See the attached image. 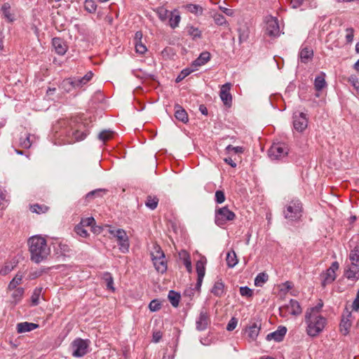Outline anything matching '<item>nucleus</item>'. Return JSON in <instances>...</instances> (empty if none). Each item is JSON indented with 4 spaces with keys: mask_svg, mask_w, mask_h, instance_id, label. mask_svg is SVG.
Wrapping results in <instances>:
<instances>
[{
    "mask_svg": "<svg viewBox=\"0 0 359 359\" xmlns=\"http://www.w3.org/2000/svg\"><path fill=\"white\" fill-rule=\"evenodd\" d=\"M169 25L172 28H175L178 26L180 21V15L177 12H170L169 16Z\"/></svg>",
    "mask_w": 359,
    "mask_h": 359,
    "instance_id": "nucleus-36",
    "label": "nucleus"
},
{
    "mask_svg": "<svg viewBox=\"0 0 359 359\" xmlns=\"http://www.w3.org/2000/svg\"><path fill=\"white\" fill-rule=\"evenodd\" d=\"M323 306V303L322 302H319L317 306L315 307L311 308L306 311V312L313 313L314 315H319V312Z\"/></svg>",
    "mask_w": 359,
    "mask_h": 359,
    "instance_id": "nucleus-58",
    "label": "nucleus"
},
{
    "mask_svg": "<svg viewBox=\"0 0 359 359\" xmlns=\"http://www.w3.org/2000/svg\"><path fill=\"white\" fill-rule=\"evenodd\" d=\"M187 32H188L189 35L192 36L194 39L201 37V32L197 27H194L193 26H187Z\"/></svg>",
    "mask_w": 359,
    "mask_h": 359,
    "instance_id": "nucleus-47",
    "label": "nucleus"
},
{
    "mask_svg": "<svg viewBox=\"0 0 359 359\" xmlns=\"http://www.w3.org/2000/svg\"><path fill=\"white\" fill-rule=\"evenodd\" d=\"M155 269L159 273H164L167 270L165 257L151 259Z\"/></svg>",
    "mask_w": 359,
    "mask_h": 359,
    "instance_id": "nucleus-22",
    "label": "nucleus"
},
{
    "mask_svg": "<svg viewBox=\"0 0 359 359\" xmlns=\"http://www.w3.org/2000/svg\"><path fill=\"white\" fill-rule=\"evenodd\" d=\"M75 232L80 236L83 237V238H86L88 236V231L86 229H85L84 226L81 225V224H78L75 226Z\"/></svg>",
    "mask_w": 359,
    "mask_h": 359,
    "instance_id": "nucleus-52",
    "label": "nucleus"
},
{
    "mask_svg": "<svg viewBox=\"0 0 359 359\" xmlns=\"http://www.w3.org/2000/svg\"><path fill=\"white\" fill-rule=\"evenodd\" d=\"M194 69H191L189 68L183 69L181 73L178 75V76L176 79V82L178 83L183 80L185 77H187L188 75H189L192 72H194Z\"/></svg>",
    "mask_w": 359,
    "mask_h": 359,
    "instance_id": "nucleus-54",
    "label": "nucleus"
},
{
    "mask_svg": "<svg viewBox=\"0 0 359 359\" xmlns=\"http://www.w3.org/2000/svg\"><path fill=\"white\" fill-rule=\"evenodd\" d=\"M109 233L113 235L117 240L119 245V249L122 252H126L129 249V241L126 232L121 229L116 230L109 229Z\"/></svg>",
    "mask_w": 359,
    "mask_h": 359,
    "instance_id": "nucleus-7",
    "label": "nucleus"
},
{
    "mask_svg": "<svg viewBox=\"0 0 359 359\" xmlns=\"http://www.w3.org/2000/svg\"><path fill=\"white\" fill-rule=\"evenodd\" d=\"M240 293L242 296L251 297L252 291L248 287H241L240 288Z\"/></svg>",
    "mask_w": 359,
    "mask_h": 359,
    "instance_id": "nucleus-64",
    "label": "nucleus"
},
{
    "mask_svg": "<svg viewBox=\"0 0 359 359\" xmlns=\"http://www.w3.org/2000/svg\"><path fill=\"white\" fill-rule=\"evenodd\" d=\"M238 40L239 43H241L244 41H246L249 37L250 29L249 28L244 25L238 28Z\"/></svg>",
    "mask_w": 359,
    "mask_h": 359,
    "instance_id": "nucleus-30",
    "label": "nucleus"
},
{
    "mask_svg": "<svg viewBox=\"0 0 359 359\" xmlns=\"http://www.w3.org/2000/svg\"><path fill=\"white\" fill-rule=\"evenodd\" d=\"M302 206L299 200L291 201L285 206V218L290 221H297L302 217Z\"/></svg>",
    "mask_w": 359,
    "mask_h": 359,
    "instance_id": "nucleus-4",
    "label": "nucleus"
},
{
    "mask_svg": "<svg viewBox=\"0 0 359 359\" xmlns=\"http://www.w3.org/2000/svg\"><path fill=\"white\" fill-rule=\"evenodd\" d=\"M325 77V74L324 72H321L320 75L316 76L314 81V86L316 90L320 91L326 86Z\"/></svg>",
    "mask_w": 359,
    "mask_h": 359,
    "instance_id": "nucleus-29",
    "label": "nucleus"
},
{
    "mask_svg": "<svg viewBox=\"0 0 359 359\" xmlns=\"http://www.w3.org/2000/svg\"><path fill=\"white\" fill-rule=\"evenodd\" d=\"M215 23L218 26L229 27V23L226 20L224 16L220 13H214L212 15Z\"/></svg>",
    "mask_w": 359,
    "mask_h": 359,
    "instance_id": "nucleus-31",
    "label": "nucleus"
},
{
    "mask_svg": "<svg viewBox=\"0 0 359 359\" xmlns=\"http://www.w3.org/2000/svg\"><path fill=\"white\" fill-rule=\"evenodd\" d=\"M149 308L150 311L152 312L157 311L161 309V304L158 302V300L154 299L150 302V304L149 305Z\"/></svg>",
    "mask_w": 359,
    "mask_h": 359,
    "instance_id": "nucleus-55",
    "label": "nucleus"
},
{
    "mask_svg": "<svg viewBox=\"0 0 359 359\" xmlns=\"http://www.w3.org/2000/svg\"><path fill=\"white\" fill-rule=\"evenodd\" d=\"M268 275L265 273H259L255 279V285L257 287H262L268 280Z\"/></svg>",
    "mask_w": 359,
    "mask_h": 359,
    "instance_id": "nucleus-43",
    "label": "nucleus"
},
{
    "mask_svg": "<svg viewBox=\"0 0 359 359\" xmlns=\"http://www.w3.org/2000/svg\"><path fill=\"white\" fill-rule=\"evenodd\" d=\"M74 84L73 78H68L62 81L60 88L65 92L69 93L72 89L76 88Z\"/></svg>",
    "mask_w": 359,
    "mask_h": 359,
    "instance_id": "nucleus-33",
    "label": "nucleus"
},
{
    "mask_svg": "<svg viewBox=\"0 0 359 359\" xmlns=\"http://www.w3.org/2000/svg\"><path fill=\"white\" fill-rule=\"evenodd\" d=\"M196 269L197 272V283L196 284V289L199 291L202 285L203 279L205 276V262L202 260H199L196 262Z\"/></svg>",
    "mask_w": 359,
    "mask_h": 359,
    "instance_id": "nucleus-17",
    "label": "nucleus"
},
{
    "mask_svg": "<svg viewBox=\"0 0 359 359\" xmlns=\"http://www.w3.org/2000/svg\"><path fill=\"white\" fill-rule=\"evenodd\" d=\"M287 329L285 327H279L278 329L267 334L266 339L267 341L274 340L275 341H281L285 335Z\"/></svg>",
    "mask_w": 359,
    "mask_h": 359,
    "instance_id": "nucleus-19",
    "label": "nucleus"
},
{
    "mask_svg": "<svg viewBox=\"0 0 359 359\" xmlns=\"http://www.w3.org/2000/svg\"><path fill=\"white\" fill-rule=\"evenodd\" d=\"M95 222V219L93 217H87L85 219H82L80 224L81 225L85 226H90Z\"/></svg>",
    "mask_w": 359,
    "mask_h": 359,
    "instance_id": "nucleus-62",
    "label": "nucleus"
},
{
    "mask_svg": "<svg viewBox=\"0 0 359 359\" xmlns=\"http://www.w3.org/2000/svg\"><path fill=\"white\" fill-rule=\"evenodd\" d=\"M279 33L280 27L277 19L271 16L266 17L265 34L271 37H276L279 35Z\"/></svg>",
    "mask_w": 359,
    "mask_h": 359,
    "instance_id": "nucleus-12",
    "label": "nucleus"
},
{
    "mask_svg": "<svg viewBox=\"0 0 359 359\" xmlns=\"http://www.w3.org/2000/svg\"><path fill=\"white\" fill-rule=\"evenodd\" d=\"M102 278L106 283L107 288L114 292L115 288L114 287V279L111 274L109 272H104L102 274Z\"/></svg>",
    "mask_w": 359,
    "mask_h": 359,
    "instance_id": "nucleus-35",
    "label": "nucleus"
},
{
    "mask_svg": "<svg viewBox=\"0 0 359 359\" xmlns=\"http://www.w3.org/2000/svg\"><path fill=\"white\" fill-rule=\"evenodd\" d=\"M72 252V250L71 249L70 246L67 244L66 243L60 242L58 244L57 248V253L60 254L62 256H70L71 253Z\"/></svg>",
    "mask_w": 359,
    "mask_h": 359,
    "instance_id": "nucleus-28",
    "label": "nucleus"
},
{
    "mask_svg": "<svg viewBox=\"0 0 359 359\" xmlns=\"http://www.w3.org/2000/svg\"><path fill=\"white\" fill-rule=\"evenodd\" d=\"M52 43L57 54L62 55L67 52V46L62 39L57 37L53 38Z\"/></svg>",
    "mask_w": 359,
    "mask_h": 359,
    "instance_id": "nucleus-20",
    "label": "nucleus"
},
{
    "mask_svg": "<svg viewBox=\"0 0 359 359\" xmlns=\"http://www.w3.org/2000/svg\"><path fill=\"white\" fill-rule=\"evenodd\" d=\"M22 280V275L19 273L15 275V276L12 279L8 286V290L11 291L15 288H18L17 286L19 285Z\"/></svg>",
    "mask_w": 359,
    "mask_h": 359,
    "instance_id": "nucleus-39",
    "label": "nucleus"
},
{
    "mask_svg": "<svg viewBox=\"0 0 359 359\" xmlns=\"http://www.w3.org/2000/svg\"><path fill=\"white\" fill-rule=\"evenodd\" d=\"M114 132L111 130H104L100 132L98 135V138L105 142L113 137Z\"/></svg>",
    "mask_w": 359,
    "mask_h": 359,
    "instance_id": "nucleus-46",
    "label": "nucleus"
},
{
    "mask_svg": "<svg viewBox=\"0 0 359 359\" xmlns=\"http://www.w3.org/2000/svg\"><path fill=\"white\" fill-rule=\"evenodd\" d=\"M31 260L35 263H40L46 259L50 254V248L45 238L41 236H34L27 241Z\"/></svg>",
    "mask_w": 359,
    "mask_h": 359,
    "instance_id": "nucleus-1",
    "label": "nucleus"
},
{
    "mask_svg": "<svg viewBox=\"0 0 359 359\" xmlns=\"http://www.w3.org/2000/svg\"><path fill=\"white\" fill-rule=\"evenodd\" d=\"M339 269V263L334 262L325 272L321 274L322 286L325 287L327 285L332 283L336 279V271Z\"/></svg>",
    "mask_w": 359,
    "mask_h": 359,
    "instance_id": "nucleus-9",
    "label": "nucleus"
},
{
    "mask_svg": "<svg viewBox=\"0 0 359 359\" xmlns=\"http://www.w3.org/2000/svg\"><path fill=\"white\" fill-rule=\"evenodd\" d=\"M237 323H238V320L236 318H231L227 324L226 330L228 331L233 330L236 328V327L237 326Z\"/></svg>",
    "mask_w": 359,
    "mask_h": 359,
    "instance_id": "nucleus-61",
    "label": "nucleus"
},
{
    "mask_svg": "<svg viewBox=\"0 0 359 359\" xmlns=\"http://www.w3.org/2000/svg\"><path fill=\"white\" fill-rule=\"evenodd\" d=\"M42 288L41 287H36L31 297V302L32 306H36L39 303V297L41 294Z\"/></svg>",
    "mask_w": 359,
    "mask_h": 359,
    "instance_id": "nucleus-41",
    "label": "nucleus"
},
{
    "mask_svg": "<svg viewBox=\"0 0 359 359\" xmlns=\"http://www.w3.org/2000/svg\"><path fill=\"white\" fill-rule=\"evenodd\" d=\"M351 311H358L359 310V290H358L356 297L351 305Z\"/></svg>",
    "mask_w": 359,
    "mask_h": 359,
    "instance_id": "nucleus-60",
    "label": "nucleus"
},
{
    "mask_svg": "<svg viewBox=\"0 0 359 359\" xmlns=\"http://www.w3.org/2000/svg\"><path fill=\"white\" fill-rule=\"evenodd\" d=\"M293 126L297 132H303L308 126L306 114L300 111L294 112L293 114Z\"/></svg>",
    "mask_w": 359,
    "mask_h": 359,
    "instance_id": "nucleus-10",
    "label": "nucleus"
},
{
    "mask_svg": "<svg viewBox=\"0 0 359 359\" xmlns=\"http://www.w3.org/2000/svg\"><path fill=\"white\" fill-rule=\"evenodd\" d=\"M13 290V292L11 294L13 299L12 302L16 304L22 299L24 295L25 290L22 287H18Z\"/></svg>",
    "mask_w": 359,
    "mask_h": 359,
    "instance_id": "nucleus-34",
    "label": "nucleus"
},
{
    "mask_svg": "<svg viewBox=\"0 0 359 359\" xmlns=\"http://www.w3.org/2000/svg\"><path fill=\"white\" fill-rule=\"evenodd\" d=\"M39 327V325L34 323L23 322L17 324V332L18 333H24L32 331Z\"/></svg>",
    "mask_w": 359,
    "mask_h": 359,
    "instance_id": "nucleus-21",
    "label": "nucleus"
},
{
    "mask_svg": "<svg viewBox=\"0 0 359 359\" xmlns=\"http://www.w3.org/2000/svg\"><path fill=\"white\" fill-rule=\"evenodd\" d=\"M287 309L294 316L299 315L302 312L299 303L294 299L290 300V304L287 305Z\"/></svg>",
    "mask_w": 359,
    "mask_h": 359,
    "instance_id": "nucleus-24",
    "label": "nucleus"
},
{
    "mask_svg": "<svg viewBox=\"0 0 359 359\" xmlns=\"http://www.w3.org/2000/svg\"><path fill=\"white\" fill-rule=\"evenodd\" d=\"M186 8L190 13H194L196 15L202 14V13H203V8L199 5L192 4H187L186 6Z\"/></svg>",
    "mask_w": 359,
    "mask_h": 359,
    "instance_id": "nucleus-48",
    "label": "nucleus"
},
{
    "mask_svg": "<svg viewBox=\"0 0 359 359\" xmlns=\"http://www.w3.org/2000/svg\"><path fill=\"white\" fill-rule=\"evenodd\" d=\"M344 276L352 280L359 279V265L351 263L348 265L344 270Z\"/></svg>",
    "mask_w": 359,
    "mask_h": 359,
    "instance_id": "nucleus-16",
    "label": "nucleus"
},
{
    "mask_svg": "<svg viewBox=\"0 0 359 359\" xmlns=\"http://www.w3.org/2000/svg\"><path fill=\"white\" fill-rule=\"evenodd\" d=\"M226 264L230 268L235 266L238 263V259L234 250L229 251L226 255Z\"/></svg>",
    "mask_w": 359,
    "mask_h": 359,
    "instance_id": "nucleus-32",
    "label": "nucleus"
},
{
    "mask_svg": "<svg viewBox=\"0 0 359 359\" xmlns=\"http://www.w3.org/2000/svg\"><path fill=\"white\" fill-rule=\"evenodd\" d=\"M305 320L307 323L306 332L309 336L316 337L323 331L326 323V319L320 315H314L306 312Z\"/></svg>",
    "mask_w": 359,
    "mask_h": 359,
    "instance_id": "nucleus-3",
    "label": "nucleus"
},
{
    "mask_svg": "<svg viewBox=\"0 0 359 359\" xmlns=\"http://www.w3.org/2000/svg\"><path fill=\"white\" fill-rule=\"evenodd\" d=\"M20 146L24 149H29L32 146L29 134H25V136H21L20 139Z\"/></svg>",
    "mask_w": 359,
    "mask_h": 359,
    "instance_id": "nucleus-45",
    "label": "nucleus"
},
{
    "mask_svg": "<svg viewBox=\"0 0 359 359\" xmlns=\"http://www.w3.org/2000/svg\"><path fill=\"white\" fill-rule=\"evenodd\" d=\"M175 116L177 120L184 123H186L189 121L187 111L180 105L175 107Z\"/></svg>",
    "mask_w": 359,
    "mask_h": 359,
    "instance_id": "nucleus-23",
    "label": "nucleus"
},
{
    "mask_svg": "<svg viewBox=\"0 0 359 359\" xmlns=\"http://www.w3.org/2000/svg\"><path fill=\"white\" fill-rule=\"evenodd\" d=\"M226 151L227 152L233 151L236 154H241L243 152L244 149L242 147H233L232 145L229 144L226 147Z\"/></svg>",
    "mask_w": 359,
    "mask_h": 359,
    "instance_id": "nucleus-59",
    "label": "nucleus"
},
{
    "mask_svg": "<svg viewBox=\"0 0 359 359\" xmlns=\"http://www.w3.org/2000/svg\"><path fill=\"white\" fill-rule=\"evenodd\" d=\"M215 201L217 203H222L225 201V195L223 191L217 190L215 192Z\"/></svg>",
    "mask_w": 359,
    "mask_h": 359,
    "instance_id": "nucleus-57",
    "label": "nucleus"
},
{
    "mask_svg": "<svg viewBox=\"0 0 359 359\" xmlns=\"http://www.w3.org/2000/svg\"><path fill=\"white\" fill-rule=\"evenodd\" d=\"M210 59V54L208 52H203L199 57L195 60L192 65L194 67H200L207 63Z\"/></svg>",
    "mask_w": 359,
    "mask_h": 359,
    "instance_id": "nucleus-27",
    "label": "nucleus"
},
{
    "mask_svg": "<svg viewBox=\"0 0 359 359\" xmlns=\"http://www.w3.org/2000/svg\"><path fill=\"white\" fill-rule=\"evenodd\" d=\"M299 57L302 63L307 64L313 57V50L309 46L302 47L299 51Z\"/></svg>",
    "mask_w": 359,
    "mask_h": 359,
    "instance_id": "nucleus-18",
    "label": "nucleus"
},
{
    "mask_svg": "<svg viewBox=\"0 0 359 359\" xmlns=\"http://www.w3.org/2000/svg\"><path fill=\"white\" fill-rule=\"evenodd\" d=\"M72 355L76 358H80L85 355L88 352V342L87 340L81 338L76 339L71 344Z\"/></svg>",
    "mask_w": 359,
    "mask_h": 359,
    "instance_id": "nucleus-8",
    "label": "nucleus"
},
{
    "mask_svg": "<svg viewBox=\"0 0 359 359\" xmlns=\"http://www.w3.org/2000/svg\"><path fill=\"white\" fill-rule=\"evenodd\" d=\"M151 259L165 257L164 252H163V250H161V247L158 245H154L153 248L151 251Z\"/></svg>",
    "mask_w": 359,
    "mask_h": 359,
    "instance_id": "nucleus-44",
    "label": "nucleus"
},
{
    "mask_svg": "<svg viewBox=\"0 0 359 359\" xmlns=\"http://www.w3.org/2000/svg\"><path fill=\"white\" fill-rule=\"evenodd\" d=\"M49 208L45 205L34 204L30 206V210L33 212L37 214L46 213Z\"/></svg>",
    "mask_w": 359,
    "mask_h": 359,
    "instance_id": "nucleus-42",
    "label": "nucleus"
},
{
    "mask_svg": "<svg viewBox=\"0 0 359 359\" xmlns=\"http://www.w3.org/2000/svg\"><path fill=\"white\" fill-rule=\"evenodd\" d=\"M168 299L173 306L177 307L179 304L180 295L177 292L170 290L168 293Z\"/></svg>",
    "mask_w": 359,
    "mask_h": 359,
    "instance_id": "nucleus-40",
    "label": "nucleus"
},
{
    "mask_svg": "<svg viewBox=\"0 0 359 359\" xmlns=\"http://www.w3.org/2000/svg\"><path fill=\"white\" fill-rule=\"evenodd\" d=\"M346 41L347 43H351L353 41V33H354V30L353 28L350 27V28H347L346 29Z\"/></svg>",
    "mask_w": 359,
    "mask_h": 359,
    "instance_id": "nucleus-63",
    "label": "nucleus"
},
{
    "mask_svg": "<svg viewBox=\"0 0 359 359\" xmlns=\"http://www.w3.org/2000/svg\"><path fill=\"white\" fill-rule=\"evenodd\" d=\"M351 311H349L348 305L345 308V313L343 315L340 323V330L344 334H347L351 327Z\"/></svg>",
    "mask_w": 359,
    "mask_h": 359,
    "instance_id": "nucleus-14",
    "label": "nucleus"
},
{
    "mask_svg": "<svg viewBox=\"0 0 359 359\" xmlns=\"http://www.w3.org/2000/svg\"><path fill=\"white\" fill-rule=\"evenodd\" d=\"M224 283L221 280H219L214 284L211 289V293L216 297H220L224 294Z\"/></svg>",
    "mask_w": 359,
    "mask_h": 359,
    "instance_id": "nucleus-26",
    "label": "nucleus"
},
{
    "mask_svg": "<svg viewBox=\"0 0 359 359\" xmlns=\"http://www.w3.org/2000/svg\"><path fill=\"white\" fill-rule=\"evenodd\" d=\"M289 149L284 143L273 144L269 150V156L271 160H280L288 154Z\"/></svg>",
    "mask_w": 359,
    "mask_h": 359,
    "instance_id": "nucleus-6",
    "label": "nucleus"
},
{
    "mask_svg": "<svg viewBox=\"0 0 359 359\" xmlns=\"http://www.w3.org/2000/svg\"><path fill=\"white\" fill-rule=\"evenodd\" d=\"M88 130L85 124L78 121L76 119H72L68 122L66 128V135L69 143H74L86 138Z\"/></svg>",
    "mask_w": 359,
    "mask_h": 359,
    "instance_id": "nucleus-2",
    "label": "nucleus"
},
{
    "mask_svg": "<svg viewBox=\"0 0 359 359\" xmlns=\"http://www.w3.org/2000/svg\"><path fill=\"white\" fill-rule=\"evenodd\" d=\"M158 199L156 197H152L151 196H147L145 204L151 210H154L158 205Z\"/></svg>",
    "mask_w": 359,
    "mask_h": 359,
    "instance_id": "nucleus-49",
    "label": "nucleus"
},
{
    "mask_svg": "<svg viewBox=\"0 0 359 359\" xmlns=\"http://www.w3.org/2000/svg\"><path fill=\"white\" fill-rule=\"evenodd\" d=\"M15 266L12 263L6 264L0 270V273L2 276H6L13 270Z\"/></svg>",
    "mask_w": 359,
    "mask_h": 359,
    "instance_id": "nucleus-53",
    "label": "nucleus"
},
{
    "mask_svg": "<svg viewBox=\"0 0 359 359\" xmlns=\"http://www.w3.org/2000/svg\"><path fill=\"white\" fill-rule=\"evenodd\" d=\"M85 9L89 13H94L97 9V5L93 0H86L84 4Z\"/></svg>",
    "mask_w": 359,
    "mask_h": 359,
    "instance_id": "nucleus-51",
    "label": "nucleus"
},
{
    "mask_svg": "<svg viewBox=\"0 0 359 359\" xmlns=\"http://www.w3.org/2000/svg\"><path fill=\"white\" fill-rule=\"evenodd\" d=\"M231 84L226 83L223 85L220 90V98L226 106L230 107L232 101V96L230 93Z\"/></svg>",
    "mask_w": 359,
    "mask_h": 359,
    "instance_id": "nucleus-15",
    "label": "nucleus"
},
{
    "mask_svg": "<svg viewBox=\"0 0 359 359\" xmlns=\"http://www.w3.org/2000/svg\"><path fill=\"white\" fill-rule=\"evenodd\" d=\"M210 323V315L206 309H202L196 325L198 331L205 330Z\"/></svg>",
    "mask_w": 359,
    "mask_h": 359,
    "instance_id": "nucleus-13",
    "label": "nucleus"
},
{
    "mask_svg": "<svg viewBox=\"0 0 359 359\" xmlns=\"http://www.w3.org/2000/svg\"><path fill=\"white\" fill-rule=\"evenodd\" d=\"M155 11L157 13L159 19L163 22L166 21L170 15V12H169V11H168L163 6L157 8Z\"/></svg>",
    "mask_w": 359,
    "mask_h": 359,
    "instance_id": "nucleus-38",
    "label": "nucleus"
},
{
    "mask_svg": "<svg viewBox=\"0 0 359 359\" xmlns=\"http://www.w3.org/2000/svg\"><path fill=\"white\" fill-rule=\"evenodd\" d=\"M351 263L359 265V248L352 250L349 255Z\"/></svg>",
    "mask_w": 359,
    "mask_h": 359,
    "instance_id": "nucleus-50",
    "label": "nucleus"
},
{
    "mask_svg": "<svg viewBox=\"0 0 359 359\" xmlns=\"http://www.w3.org/2000/svg\"><path fill=\"white\" fill-rule=\"evenodd\" d=\"M236 218V215L230 210L226 206L219 208L215 210V224L218 226H223L227 222L233 221Z\"/></svg>",
    "mask_w": 359,
    "mask_h": 359,
    "instance_id": "nucleus-5",
    "label": "nucleus"
},
{
    "mask_svg": "<svg viewBox=\"0 0 359 359\" xmlns=\"http://www.w3.org/2000/svg\"><path fill=\"white\" fill-rule=\"evenodd\" d=\"M1 12L7 21L12 22L15 20L14 14L11 12V7L9 3H4L1 6Z\"/></svg>",
    "mask_w": 359,
    "mask_h": 359,
    "instance_id": "nucleus-25",
    "label": "nucleus"
},
{
    "mask_svg": "<svg viewBox=\"0 0 359 359\" xmlns=\"http://www.w3.org/2000/svg\"><path fill=\"white\" fill-rule=\"evenodd\" d=\"M135 51L137 53L142 55V54L145 53L147 50L146 46L144 44H143L142 43V41L141 42H135Z\"/></svg>",
    "mask_w": 359,
    "mask_h": 359,
    "instance_id": "nucleus-56",
    "label": "nucleus"
},
{
    "mask_svg": "<svg viewBox=\"0 0 359 359\" xmlns=\"http://www.w3.org/2000/svg\"><path fill=\"white\" fill-rule=\"evenodd\" d=\"M180 256L183 259V263L184 266H186L187 271L189 272L191 271V262L190 259L189 255L187 253V251L182 250L180 252Z\"/></svg>",
    "mask_w": 359,
    "mask_h": 359,
    "instance_id": "nucleus-37",
    "label": "nucleus"
},
{
    "mask_svg": "<svg viewBox=\"0 0 359 359\" xmlns=\"http://www.w3.org/2000/svg\"><path fill=\"white\" fill-rule=\"evenodd\" d=\"M262 323L259 320L252 321L250 324L245 327V332L247 334L248 339L250 342L255 341L261 330Z\"/></svg>",
    "mask_w": 359,
    "mask_h": 359,
    "instance_id": "nucleus-11",
    "label": "nucleus"
}]
</instances>
